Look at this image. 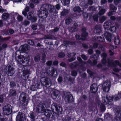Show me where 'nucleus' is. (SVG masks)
Segmentation results:
<instances>
[{
    "label": "nucleus",
    "instance_id": "58836bf2",
    "mask_svg": "<svg viewBox=\"0 0 121 121\" xmlns=\"http://www.w3.org/2000/svg\"><path fill=\"white\" fill-rule=\"evenodd\" d=\"M72 20L70 17H67L65 20V22L66 25H68L71 22Z\"/></svg>",
    "mask_w": 121,
    "mask_h": 121
},
{
    "label": "nucleus",
    "instance_id": "09e8293b",
    "mask_svg": "<svg viewBox=\"0 0 121 121\" xmlns=\"http://www.w3.org/2000/svg\"><path fill=\"white\" fill-rule=\"evenodd\" d=\"M40 59V57L39 55L35 56L34 58V59L35 62H39Z\"/></svg>",
    "mask_w": 121,
    "mask_h": 121
},
{
    "label": "nucleus",
    "instance_id": "393cba45",
    "mask_svg": "<svg viewBox=\"0 0 121 121\" xmlns=\"http://www.w3.org/2000/svg\"><path fill=\"white\" fill-rule=\"evenodd\" d=\"M113 69V71L115 72H112V73L116 76L117 78H118L120 76V75L118 74L117 73H118L119 71H121V69Z\"/></svg>",
    "mask_w": 121,
    "mask_h": 121
},
{
    "label": "nucleus",
    "instance_id": "b1692460",
    "mask_svg": "<svg viewBox=\"0 0 121 121\" xmlns=\"http://www.w3.org/2000/svg\"><path fill=\"white\" fill-rule=\"evenodd\" d=\"M9 95L10 96L12 97L16 96L17 95L16 90L13 89H11L9 91Z\"/></svg>",
    "mask_w": 121,
    "mask_h": 121
},
{
    "label": "nucleus",
    "instance_id": "f257e3e1",
    "mask_svg": "<svg viewBox=\"0 0 121 121\" xmlns=\"http://www.w3.org/2000/svg\"><path fill=\"white\" fill-rule=\"evenodd\" d=\"M40 103L37 106L36 108V111L37 113H41L44 112V115L48 118H51L54 119L55 118V114H56L57 116H59V115L61 114L63 111L62 107L59 106L57 104H54V106H51V108L52 109V107H54L56 110V112H55L53 111H51L49 110H45L44 109V106H43Z\"/></svg>",
    "mask_w": 121,
    "mask_h": 121
},
{
    "label": "nucleus",
    "instance_id": "9d476101",
    "mask_svg": "<svg viewBox=\"0 0 121 121\" xmlns=\"http://www.w3.org/2000/svg\"><path fill=\"white\" fill-rule=\"evenodd\" d=\"M103 102L104 103V104H106L108 106L112 105L113 104V100L112 98L108 95H106V97L104 99H103Z\"/></svg>",
    "mask_w": 121,
    "mask_h": 121
},
{
    "label": "nucleus",
    "instance_id": "13d9d810",
    "mask_svg": "<svg viewBox=\"0 0 121 121\" xmlns=\"http://www.w3.org/2000/svg\"><path fill=\"white\" fill-rule=\"evenodd\" d=\"M105 10L104 9H102L100 10L99 12V14L100 15H102L105 13Z\"/></svg>",
    "mask_w": 121,
    "mask_h": 121
},
{
    "label": "nucleus",
    "instance_id": "4468645a",
    "mask_svg": "<svg viewBox=\"0 0 121 121\" xmlns=\"http://www.w3.org/2000/svg\"><path fill=\"white\" fill-rule=\"evenodd\" d=\"M98 86L95 83L92 84L90 86V91L92 93H95L98 90Z\"/></svg>",
    "mask_w": 121,
    "mask_h": 121
},
{
    "label": "nucleus",
    "instance_id": "20e7f679",
    "mask_svg": "<svg viewBox=\"0 0 121 121\" xmlns=\"http://www.w3.org/2000/svg\"><path fill=\"white\" fill-rule=\"evenodd\" d=\"M45 70H44V69H42L41 71L40 72V76H42V75H44V74H46L48 76L51 77H54V75L55 73L56 72L55 76H57L58 75L57 72V71L55 69H53L51 71L48 70V69H45Z\"/></svg>",
    "mask_w": 121,
    "mask_h": 121
},
{
    "label": "nucleus",
    "instance_id": "4c0bfd02",
    "mask_svg": "<svg viewBox=\"0 0 121 121\" xmlns=\"http://www.w3.org/2000/svg\"><path fill=\"white\" fill-rule=\"evenodd\" d=\"M87 71L91 77L93 78L94 77V75L95 74V73L93 72H92L89 69H87Z\"/></svg>",
    "mask_w": 121,
    "mask_h": 121
},
{
    "label": "nucleus",
    "instance_id": "c85d7f7f",
    "mask_svg": "<svg viewBox=\"0 0 121 121\" xmlns=\"http://www.w3.org/2000/svg\"><path fill=\"white\" fill-rule=\"evenodd\" d=\"M69 13V11L67 9H63L62 11L60 13L61 16H65L67 15Z\"/></svg>",
    "mask_w": 121,
    "mask_h": 121
},
{
    "label": "nucleus",
    "instance_id": "3c124183",
    "mask_svg": "<svg viewBox=\"0 0 121 121\" xmlns=\"http://www.w3.org/2000/svg\"><path fill=\"white\" fill-rule=\"evenodd\" d=\"M83 17L87 19L88 17V14L86 12H83L82 14Z\"/></svg>",
    "mask_w": 121,
    "mask_h": 121
},
{
    "label": "nucleus",
    "instance_id": "052dcab7",
    "mask_svg": "<svg viewBox=\"0 0 121 121\" xmlns=\"http://www.w3.org/2000/svg\"><path fill=\"white\" fill-rule=\"evenodd\" d=\"M110 8L111 10L112 11H116L117 9V7L112 4L110 5Z\"/></svg>",
    "mask_w": 121,
    "mask_h": 121
},
{
    "label": "nucleus",
    "instance_id": "c756f323",
    "mask_svg": "<svg viewBox=\"0 0 121 121\" xmlns=\"http://www.w3.org/2000/svg\"><path fill=\"white\" fill-rule=\"evenodd\" d=\"M114 41L115 45H118L120 43V40L119 36H117L115 37L114 39Z\"/></svg>",
    "mask_w": 121,
    "mask_h": 121
},
{
    "label": "nucleus",
    "instance_id": "c03bdc74",
    "mask_svg": "<svg viewBox=\"0 0 121 121\" xmlns=\"http://www.w3.org/2000/svg\"><path fill=\"white\" fill-rule=\"evenodd\" d=\"M81 101H85L88 99V97L85 95H83L81 96Z\"/></svg>",
    "mask_w": 121,
    "mask_h": 121
},
{
    "label": "nucleus",
    "instance_id": "6ab92c4d",
    "mask_svg": "<svg viewBox=\"0 0 121 121\" xmlns=\"http://www.w3.org/2000/svg\"><path fill=\"white\" fill-rule=\"evenodd\" d=\"M64 43L65 44L64 46H67L68 45L75 46L76 43L78 42L76 41H73L69 40H65L64 41Z\"/></svg>",
    "mask_w": 121,
    "mask_h": 121
},
{
    "label": "nucleus",
    "instance_id": "79ce46f5",
    "mask_svg": "<svg viewBox=\"0 0 121 121\" xmlns=\"http://www.w3.org/2000/svg\"><path fill=\"white\" fill-rule=\"evenodd\" d=\"M73 10L75 12H77L78 13H80L82 11L81 9L78 6L75 7L74 8Z\"/></svg>",
    "mask_w": 121,
    "mask_h": 121
},
{
    "label": "nucleus",
    "instance_id": "774afa93",
    "mask_svg": "<svg viewBox=\"0 0 121 121\" xmlns=\"http://www.w3.org/2000/svg\"><path fill=\"white\" fill-rule=\"evenodd\" d=\"M37 25L36 24H33L31 26V28L33 30H36L37 29Z\"/></svg>",
    "mask_w": 121,
    "mask_h": 121
},
{
    "label": "nucleus",
    "instance_id": "f8f14e48",
    "mask_svg": "<svg viewBox=\"0 0 121 121\" xmlns=\"http://www.w3.org/2000/svg\"><path fill=\"white\" fill-rule=\"evenodd\" d=\"M11 106L9 104L5 106L3 108V110L4 114L5 115H8L10 113Z\"/></svg>",
    "mask_w": 121,
    "mask_h": 121
},
{
    "label": "nucleus",
    "instance_id": "de8ad7c7",
    "mask_svg": "<svg viewBox=\"0 0 121 121\" xmlns=\"http://www.w3.org/2000/svg\"><path fill=\"white\" fill-rule=\"evenodd\" d=\"M81 6L83 9L87 8L88 6V4L85 3H82L81 4Z\"/></svg>",
    "mask_w": 121,
    "mask_h": 121
},
{
    "label": "nucleus",
    "instance_id": "5fc2aeb1",
    "mask_svg": "<svg viewBox=\"0 0 121 121\" xmlns=\"http://www.w3.org/2000/svg\"><path fill=\"white\" fill-rule=\"evenodd\" d=\"M65 56V54L63 52H60L58 55V57L60 58H63Z\"/></svg>",
    "mask_w": 121,
    "mask_h": 121
},
{
    "label": "nucleus",
    "instance_id": "0eeeda50",
    "mask_svg": "<svg viewBox=\"0 0 121 121\" xmlns=\"http://www.w3.org/2000/svg\"><path fill=\"white\" fill-rule=\"evenodd\" d=\"M40 81L42 84L46 88L50 87L52 84L51 79L49 78L43 77L41 78Z\"/></svg>",
    "mask_w": 121,
    "mask_h": 121
},
{
    "label": "nucleus",
    "instance_id": "338daca9",
    "mask_svg": "<svg viewBox=\"0 0 121 121\" xmlns=\"http://www.w3.org/2000/svg\"><path fill=\"white\" fill-rule=\"evenodd\" d=\"M88 54L89 55H91L93 53V48L92 47L91 48H90L88 50Z\"/></svg>",
    "mask_w": 121,
    "mask_h": 121
},
{
    "label": "nucleus",
    "instance_id": "473e14b6",
    "mask_svg": "<svg viewBox=\"0 0 121 121\" xmlns=\"http://www.w3.org/2000/svg\"><path fill=\"white\" fill-rule=\"evenodd\" d=\"M61 2L64 6H67L70 2V0H61Z\"/></svg>",
    "mask_w": 121,
    "mask_h": 121
},
{
    "label": "nucleus",
    "instance_id": "9b49d317",
    "mask_svg": "<svg viewBox=\"0 0 121 121\" xmlns=\"http://www.w3.org/2000/svg\"><path fill=\"white\" fill-rule=\"evenodd\" d=\"M65 99L66 102L69 103H71L74 101L73 96L70 92L67 93L66 95H65Z\"/></svg>",
    "mask_w": 121,
    "mask_h": 121
},
{
    "label": "nucleus",
    "instance_id": "e2e57ef3",
    "mask_svg": "<svg viewBox=\"0 0 121 121\" xmlns=\"http://www.w3.org/2000/svg\"><path fill=\"white\" fill-rule=\"evenodd\" d=\"M52 61L51 60H49L47 61L46 63V64L49 67V68H50V67L52 65Z\"/></svg>",
    "mask_w": 121,
    "mask_h": 121
},
{
    "label": "nucleus",
    "instance_id": "5701e85b",
    "mask_svg": "<svg viewBox=\"0 0 121 121\" xmlns=\"http://www.w3.org/2000/svg\"><path fill=\"white\" fill-rule=\"evenodd\" d=\"M79 66L80 65L79 62L77 61L74 62L69 64L70 68H77V67Z\"/></svg>",
    "mask_w": 121,
    "mask_h": 121
},
{
    "label": "nucleus",
    "instance_id": "ddd939ff",
    "mask_svg": "<svg viewBox=\"0 0 121 121\" xmlns=\"http://www.w3.org/2000/svg\"><path fill=\"white\" fill-rule=\"evenodd\" d=\"M104 35L108 42H110L111 41L112 37V35L111 34L106 31L105 32Z\"/></svg>",
    "mask_w": 121,
    "mask_h": 121
},
{
    "label": "nucleus",
    "instance_id": "7ed1b4c3",
    "mask_svg": "<svg viewBox=\"0 0 121 121\" xmlns=\"http://www.w3.org/2000/svg\"><path fill=\"white\" fill-rule=\"evenodd\" d=\"M21 52L19 51L16 52L15 54V58L18 63L20 64L25 63L29 64L30 59L28 57H24L21 55Z\"/></svg>",
    "mask_w": 121,
    "mask_h": 121
},
{
    "label": "nucleus",
    "instance_id": "680f3d73",
    "mask_svg": "<svg viewBox=\"0 0 121 121\" xmlns=\"http://www.w3.org/2000/svg\"><path fill=\"white\" fill-rule=\"evenodd\" d=\"M30 23V22L29 21L25 20L23 22V24L25 26H26L29 25Z\"/></svg>",
    "mask_w": 121,
    "mask_h": 121
},
{
    "label": "nucleus",
    "instance_id": "412c9836",
    "mask_svg": "<svg viewBox=\"0 0 121 121\" xmlns=\"http://www.w3.org/2000/svg\"><path fill=\"white\" fill-rule=\"evenodd\" d=\"M21 51L22 52H25L26 51L29 50V46L26 44H24L21 46Z\"/></svg>",
    "mask_w": 121,
    "mask_h": 121
},
{
    "label": "nucleus",
    "instance_id": "aec40b11",
    "mask_svg": "<svg viewBox=\"0 0 121 121\" xmlns=\"http://www.w3.org/2000/svg\"><path fill=\"white\" fill-rule=\"evenodd\" d=\"M113 25L112 23L110 22H106L104 23V27L105 30H109V28Z\"/></svg>",
    "mask_w": 121,
    "mask_h": 121
},
{
    "label": "nucleus",
    "instance_id": "a211bd4d",
    "mask_svg": "<svg viewBox=\"0 0 121 121\" xmlns=\"http://www.w3.org/2000/svg\"><path fill=\"white\" fill-rule=\"evenodd\" d=\"M41 105L43 104V106H44L43 107L44 109H45V110L46 108H47L50 107L51 104V101L50 100H47L44 102L43 103H40Z\"/></svg>",
    "mask_w": 121,
    "mask_h": 121
},
{
    "label": "nucleus",
    "instance_id": "603ef678",
    "mask_svg": "<svg viewBox=\"0 0 121 121\" xmlns=\"http://www.w3.org/2000/svg\"><path fill=\"white\" fill-rule=\"evenodd\" d=\"M7 119L4 118V116L0 114V121H7Z\"/></svg>",
    "mask_w": 121,
    "mask_h": 121
},
{
    "label": "nucleus",
    "instance_id": "7c9ffc66",
    "mask_svg": "<svg viewBox=\"0 0 121 121\" xmlns=\"http://www.w3.org/2000/svg\"><path fill=\"white\" fill-rule=\"evenodd\" d=\"M9 16V14L7 13H3L2 16V17L4 20H7Z\"/></svg>",
    "mask_w": 121,
    "mask_h": 121
},
{
    "label": "nucleus",
    "instance_id": "4d7b16f0",
    "mask_svg": "<svg viewBox=\"0 0 121 121\" xmlns=\"http://www.w3.org/2000/svg\"><path fill=\"white\" fill-rule=\"evenodd\" d=\"M101 110L102 111H104L105 110V107L104 104L101 103L100 106Z\"/></svg>",
    "mask_w": 121,
    "mask_h": 121
},
{
    "label": "nucleus",
    "instance_id": "8fccbe9b",
    "mask_svg": "<svg viewBox=\"0 0 121 121\" xmlns=\"http://www.w3.org/2000/svg\"><path fill=\"white\" fill-rule=\"evenodd\" d=\"M106 19V17L104 16H102L99 19V21L100 23H103Z\"/></svg>",
    "mask_w": 121,
    "mask_h": 121
},
{
    "label": "nucleus",
    "instance_id": "6e6d98bb",
    "mask_svg": "<svg viewBox=\"0 0 121 121\" xmlns=\"http://www.w3.org/2000/svg\"><path fill=\"white\" fill-rule=\"evenodd\" d=\"M71 119L70 117L68 116H66L65 119L63 120V121H70Z\"/></svg>",
    "mask_w": 121,
    "mask_h": 121
},
{
    "label": "nucleus",
    "instance_id": "72a5a7b5",
    "mask_svg": "<svg viewBox=\"0 0 121 121\" xmlns=\"http://www.w3.org/2000/svg\"><path fill=\"white\" fill-rule=\"evenodd\" d=\"M21 102L22 104L23 105H27L28 104L27 100L26 99V97L24 96L22 98V99Z\"/></svg>",
    "mask_w": 121,
    "mask_h": 121
},
{
    "label": "nucleus",
    "instance_id": "ea45409f",
    "mask_svg": "<svg viewBox=\"0 0 121 121\" xmlns=\"http://www.w3.org/2000/svg\"><path fill=\"white\" fill-rule=\"evenodd\" d=\"M37 19V16L35 15H34L31 18H30L29 20L31 22H36Z\"/></svg>",
    "mask_w": 121,
    "mask_h": 121
},
{
    "label": "nucleus",
    "instance_id": "dca6fc26",
    "mask_svg": "<svg viewBox=\"0 0 121 121\" xmlns=\"http://www.w3.org/2000/svg\"><path fill=\"white\" fill-rule=\"evenodd\" d=\"M60 93L59 91L57 90H55L52 92L51 95V97L54 99H58L60 97Z\"/></svg>",
    "mask_w": 121,
    "mask_h": 121
},
{
    "label": "nucleus",
    "instance_id": "1a4fd4ad",
    "mask_svg": "<svg viewBox=\"0 0 121 121\" xmlns=\"http://www.w3.org/2000/svg\"><path fill=\"white\" fill-rule=\"evenodd\" d=\"M111 85V82H104L102 87L103 91L105 92H108Z\"/></svg>",
    "mask_w": 121,
    "mask_h": 121
},
{
    "label": "nucleus",
    "instance_id": "a19ab883",
    "mask_svg": "<svg viewBox=\"0 0 121 121\" xmlns=\"http://www.w3.org/2000/svg\"><path fill=\"white\" fill-rule=\"evenodd\" d=\"M33 13L31 12H29L27 14V19L29 20L34 16Z\"/></svg>",
    "mask_w": 121,
    "mask_h": 121
},
{
    "label": "nucleus",
    "instance_id": "f03ea898",
    "mask_svg": "<svg viewBox=\"0 0 121 121\" xmlns=\"http://www.w3.org/2000/svg\"><path fill=\"white\" fill-rule=\"evenodd\" d=\"M48 11L51 13H57L54 6L50 4H45L42 5L40 10L38 11L37 15L39 17L43 20H46L48 15Z\"/></svg>",
    "mask_w": 121,
    "mask_h": 121
},
{
    "label": "nucleus",
    "instance_id": "bb28decb",
    "mask_svg": "<svg viewBox=\"0 0 121 121\" xmlns=\"http://www.w3.org/2000/svg\"><path fill=\"white\" fill-rule=\"evenodd\" d=\"M113 121H121V113L120 111L118 112L117 115L114 117Z\"/></svg>",
    "mask_w": 121,
    "mask_h": 121
},
{
    "label": "nucleus",
    "instance_id": "39448f33",
    "mask_svg": "<svg viewBox=\"0 0 121 121\" xmlns=\"http://www.w3.org/2000/svg\"><path fill=\"white\" fill-rule=\"evenodd\" d=\"M107 63V66L108 67L117 68V67L119 66L121 68V61L120 62L118 60L113 61L112 60L108 59Z\"/></svg>",
    "mask_w": 121,
    "mask_h": 121
},
{
    "label": "nucleus",
    "instance_id": "37998d69",
    "mask_svg": "<svg viewBox=\"0 0 121 121\" xmlns=\"http://www.w3.org/2000/svg\"><path fill=\"white\" fill-rule=\"evenodd\" d=\"M8 31L9 32H6V33H5V34L6 35H12L14 33V30L12 29H9Z\"/></svg>",
    "mask_w": 121,
    "mask_h": 121
},
{
    "label": "nucleus",
    "instance_id": "a18cd8bd",
    "mask_svg": "<svg viewBox=\"0 0 121 121\" xmlns=\"http://www.w3.org/2000/svg\"><path fill=\"white\" fill-rule=\"evenodd\" d=\"M99 16L98 14H95L93 16V18L95 21L97 22L98 20Z\"/></svg>",
    "mask_w": 121,
    "mask_h": 121
},
{
    "label": "nucleus",
    "instance_id": "864d4df0",
    "mask_svg": "<svg viewBox=\"0 0 121 121\" xmlns=\"http://www.w3.org/2000/svg\"><path fill=\"white\" fill-rule=\"evenodd\" d=\"M59 28L57 27H55L53 30H51L49 32L51 31L53 33H56V32L59 31Z\"/></svg>",
    "mask_w": 121,
    "mask_h": 121
},
{
    "label": "nucleus",
    "instance_id": "2f4dec72",
    "mask_svg": "<svg viewBox=\"0 0 121 121\" xmlns=\"http://www.w3.org/2000/svg\"><path fill=\"white\" fill-rule=\"evenodd\" d=\"M121 99V92L120 93L119 92L117 94L115 95L114 100L115 101H119Z\"/></svg>",
    "mask_w": 121,
    "mask_h": 121
},
{
    "label": "nucleus",
    "instance_id": "e433bc0d",
    "mask_svg": "<svg viewBox=\"0 0 121 121\" xmlns=\"http://www.w3.org/2000/svg\"><path fill=\"white\" fill-rule=\"evenodd\" d=\"M117 28L116 26H112V25L110 28L108 30H110V31L114 33L116 31Z\"/></svg>",
    "mask_w": 121,
    "mask_h": 121
},
{
    "label": "nucleus",
    "instance_id": "a878e982",
    "mask_svg": "<svg viewBox=\"0 0 121 121\" xmlns=\"http://www.w3.org/2000/svg\"><path fill=\"white\" fill-rule=\"evenodd\" d=\"M78 60L79 62V64L81 67H83L84 65L86 64V62L82 60L81 58L79 56L77 57Z\"/></svg>",
    "mask_w": 121,
    "mask_h": 121
},
{
    "label": "nucleus",
    "instance_id": "423d86ee",
    "mask_svg": "<svg viewBox=\"0 0 121 121\" xmlns=\"http://www.w3.org/2000/svg\"><path fill=\"white\" fill-rule=\"evenodd\" d=\"M23 82L20 78L17 77L15 78L14 81H11L9 82V87L10 88L14 89L16 87L20 86V85L22 84Z\"/></svg>",
    "mask_w": 121,
    "mask_h": 121
},
{
    "label": "nucleus",
    "instance_id": "f3484780",
    "mask_svg": "<svg viewBox=\"0 0 121 121\" xmlns=\"http://www.w3.org/2000/svg\"><path fill=\"white\" fill-rule=\"evenodd\" d=\"M86 30L85 27L82 28V33L81 36L82 38V40H85L87 36L88 33L86 32Z\"/></svg>",
    "mask_w": 121,
    "mask_h": 121
},
{
    "label": "nucleus",
    "instance_id": "4be33fe9",
    "mask_svg": "<svg viewBox=\"0 0 121 121\" xmlns=\"http://www.w3.org/2000/svg\"><path fill=\"white\" fill-rule=\"evenodd\" d=\"M94 31L97 35H99L102 32V29L100 26H98L95 27Z\"/></svg>",
    "mask_w": 121,
    "mask_h": 121
},
{
    "label": "nucleus",
    "instance_id": "6e6552de",
    "mask_svg": "<svg viewBox=\"0 0 121 121\" xmlns=\"http://www.w3.org/2000/svg\"><path fill=\"white\" fill-rule=\"evenodd\" d=\"M26 69L22 71V73L21 75V78H20L21 79H22L23 80H26L28 79L29 77L30 74L31 73L30 69Z\"/></svg>",
    "mask_w": 121,
    "mask_h": 121
},
{
    "label": "nucleus",
    "instance_id": "49530a36",
    "mask_svg": "<svg viewBox=\"0 0 121 121\" xmlns=\"http://www.w3.org/2000/svg\"><path fill=\"white\" fill-rule=\"evenodd\" d=\"M81 105L83 108H86L87 105V103L85 102V101H81Z\"/></svg>",
    "mask_w": 121,
    "mask_h": 121
},
{
    "label": "nucleus",
    "instance_id": "bf43d9fd",
    "mask_svg": "<svg viewBox=\"0 0 121 121\" xmlns=\"http://www.w3.org/2000/svg\"><path fill=\"white\" fill-rule=\"evenodd\" d=\"M77 74V72L75 70L72 71H71V75L74 77L76 76Z\"/></svg>",
    "mask_w": 121,
    "mask_h": 121
},
{
    "label": "nucleus",
    "instance_id": "2eb2a0df",
    "mask_svg": "<svg viewBox=\"0 0 121 121\" xmlns=\"http://www.w3.org/2000/svg\"><path fill=\"white\" fill-rule=\"evenodd\" d=\"M17 120L18 121H24L26 120V118L25 114L19 112L16 117Z\"/></svg>",
    "mask_w": 121,
    "mask_h": 121
},
{
    "label": "nucleus",
    "instance_id": "f704fd0d",
    "mask_svg": "<svg viewBox=\"0 0 121 121\" xmlns=\"http://www.w3.org/2000/svg\"><path fill=\"white\" fill-rule=\"evenodd\" d=\"M30 117L31 119V121H35V115L34 113L30 111Z\"/></svg>",
    "mask_w": 121,
    "mask_h": 121
},
{
    "label": "nucleus",
    "instance_id": "69168bd1",
    "mask_svg": "<svg viewBox=\"0 0 121 121\" xmlns=\"http://www.w3.org/2000/svg\"><path fill=\"white\" fill-rule=\"evenodd\" d=\"M97 63V61L96 60H94L93 62L92 61L91 66H94L96 65Z\"/></svg>",
    "mask_w": 121,
    "mask_h": 121
},
{
    "label": "nucleus",
    "instance_id": "cd10ccee",
    "mask_svg": "<svg viewBox=\"0 0 121 121\" xmlns=\"http://www.w3.org/2000/svg\"><path fill=\"white\" fill-rule=\"evenodd\" d=\"M95 39L96 40H98L100 42H104L105 41V39L103 36H95Z\"/></svg>",
    "mask_w": 121,
    "mask_h": 121
},
{
    "label": "nucleus",
    "instance_id": "0e129e2a",
    "mask_svg": "<svg viewBox=\"0 0 121 121\" xmlns=\"http://www.w3.org/2000/svg\"><path fill=\"white\" fill-rule=\"evenodd\" d=\"M102 63L104 65H105L107 63V60L106 58H103L101 60Z\"/></svg>",
    "mask_w": 121,
    "mask_h": 121
},
{
    "label": "nucleus",
    "instance_id": "c9c22d12",
    "mask_svg": "<svg viewBox=\"0 0 121 121\" xmlns=\"http://www.w3.org/2000/svg\"><path fill=\"white\" fill-rule=\"evenodd\" d=\"M78 27V25L77 23H74L73 26L71 28L70 30L72 32H74L75 31L77 27Z\"/></svg>",
    "mask_w": 121,
    "mask_h": 121
}]
</instances>
